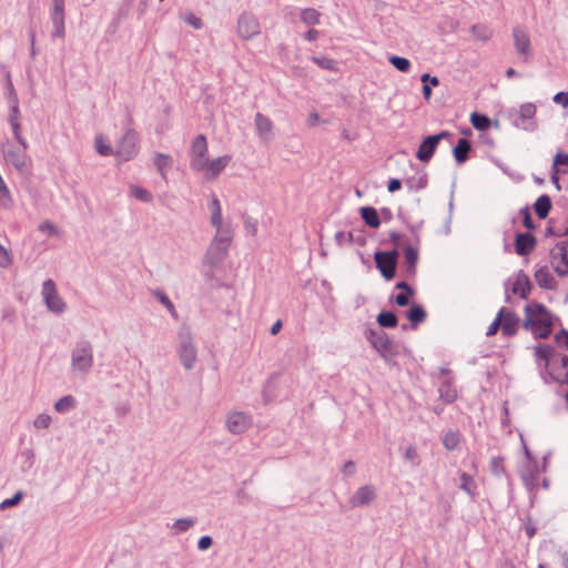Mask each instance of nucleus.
<instances>
[{"instance_id": "nucleus-1", "label": "nucleus", "mask_w": 568, "mask_h": 568, "mask_svg": "<svg viewBox=\"0 0 568 568\" xmlns=\"http://www.w3.org/2000/svg\"><path fill=\"white\" fill-rule=\"evenodd\" d=\"M231 242V231H222L221 233L216 232V235L205 253L204 263L212 268L220 265L227 255Z\"/></svg>"}, {"instance_id": "nucleus-2", "label": "nucleus", "mask_w": 568, "mask_h": 568, "mask_svg": "<svg viewBox=\"0 0 568 568\" xmlns=\"http://www.w3.org/2000/svg\"><path fill=\"white\" fill-rule=\"evenodd\" d=\"M365 337L386 363L398 354L397 346L383 329L366 328Z\"/></svg>"}, {"instance_id": "nucleus-3", "label": "nucleus", "mask_w": 568, "mask_h": 568, "mask_svg": "<svg viewBox=\"0 0 568 568\" xmlns=\"http://www.w3.org/2000/svg\"><path fill=\"white\" fill-rule=\"evenodd\" d=\"M93 366V346L90 341L80 339L71 351L72 371L88 374Z\"/></svg>"}, {"instance_id": "nucleus-4", "label": "nucleus", "mask_w": 568, "mask_h": 568, "mask_svg": "<svg viewBox=\"0 0 568 568\" xmlns=\"http://www.w3.org/2000/svg\"><path fill=\"white\" fill-rule=\"evenodd\" d=\"M525 320L523 327L527 331H535L540 323H548L552 321V315L549 310L541 303L532 302L527 304L524 308Z\"/></svg>"}, {"instance_id": "nucleus-5", "label": "nucleus", "mask_w": 568, "mask_h": 568, "mask_svg": "<svg viewBox=\"0 0 568 568\" xmlns=\"http://www.w3.org/2000/svg\"><path fill=\"white\" fill-rule=\"evenodd\" d=\"M139 152V134L135 130L128 128L115 145V155L122 162L135 158Z\"/></svg>"}, {"instance_id": "nucleus-6", "label": "nucleus", "mask_w": 568, "mask_h": 568, "mask_svg": "<svg viewBox=\"0 0 568 568\" xmlns=\"http://www.w3.org/2000/svg\"><path fill=\"white\" fill-rule=\"evenodd\" d=\"M178 354L183 367L186 371H190L194 367L196 362V347L193 343L191 332L187 328H182L179 332Z\"/></svg>"}, {"instance_id": "nucleus-7", "label": "nucleus", "mask_w": 568, "mask_h": 568, "mask_svg": "<svg viewBox=\"0 0 568 568\" xmlns=\"http://www.w3.org/2000/svg\"><path fill=\"white\" fill-rule=\"evenodd\" d=\"M398 255L399 253L397 248H393L390 251H376L374 254L376 267L386 281H392L396 276Z\"/></svg>"}, {"instance_id": "nucleus-8", "label": "nucleus", "mask_w": 568, "mask_h": 568, "mask_svg": "<svg viewBox=\"0 0 568 568\" xmlns=\"http://www.w3.org/2000/svg\"><path fill=\"white\" fill-rule=\"evenodd\" d=\"M207 140L204 134H199L191 145L190 168L195 172L205 170L207 165Z\"/></svg>"}, {"instance_id": "nucleus-9", "label": "nucleus", "mask_w": 568, "mask_h": 568, "mask_svg": "<svg viewBox=\"0 0 568 568\" xmlns=\"http://www.w3.org/2000/svg\"><path fill=\"white\" fill-rule=\"evenodd\" d=\"M4 159L10 163L21 175H29L31 173L32 160L26 153L23 148L17 149L9 146L3 151Z\"/></svg>"}, {"instance_id": "nucleus-10", "label": "nucleus", "mask_w": 568, "mask_h": 568, "mask_svg": "<svg viewBox=\"0 0 568 568\" xmlns=\"http://www.w3.org/2000/svg\"><path fill=\"white\" fill-rule=\"evenodd\" d=\"M452 136V133L448 131H442L437 134L427 135L420 142L417 151H416V158L424 163H427L432 160L433 155L435 154L438 144L442 140L449 139Z\"/></svg>"}, {"instance_id": "nucleus-11", "label": "nucleus", "mask_w": 568, "mask_h": 568, "mask_svg": "<svg viewBox=\"0 0 568 568\" xmlns=\"http://www.w3.org/2000/svg\"><path fill=\"white\" fill-rule=\"evenodd\" d=\"M42 296L49 311L54 314H62L65 311L67 304L58 294L55 283L51 278L43 282Z\"/></svg>"}, {"instance_id": "nucleus-12", "label": "nucleus", "mask_w": 568, "mask_h": 568, "mask_svg": "<svg viewBox=\"0 0 568 568\" xmlns=\"http://www.w3.org/2000/svg\"><path fill=\"white\" fill-rule=\"evenodd\" d=\"M237 34L243 40H251L261 33L258 20L250 12H242L237 19Z\"/></svg>"}, {"instance_id": "nucleus-13", "label": "nucleus", "mask_w": 568, "mask_h": 568, "mask_svg": "<svg viewBox=\"0 0 568 568\" xmlns=\"http://www.w3.org/2000/svg\"><path fill=\"white\" fill-rule=\"evenodd\" d=\"M550 258L554 263L557 260H560L564 267L559 265L554 266L555 272L559 276L568 275V241H561L556 243V245L550 250Z\"/></svg>"}, {"instance_id": "nucleus-14", "label": "nucleus", "mask_w": 568, "mask_h": 568, "mask_svg": "<svg viewBox=\"0 0 568 568\" xmlns=\"http://www.w3.org/2000/svg\"><path fill=\"white\" fill-rule=\"evenodd\" d=\"M376 499V489L373 485H365L359 487L354 495L349 498V507L368 506Z\"/></svg>"}, {"instance_id": "nucleus-15", "label": "nucleus", "mask_w": 568, "mask_h": 568, "mask_svg": "<svg viewBox=\"0 0 568 568\" xmlns=\"http://www.w3.org/2000/svg\"><path fill=\"white\" fill-rule=\"evenodd\" d=\"M252 424V418L250 415L235 412L227 416L226 427L230 433L234 435L243 434Z\"/></svg>"}, {"instance_id": "nucleus-16", "label": "nucleus", "mask_w": 568, "mask_h": 568, "mask_svg": "<svg viewBox=\"0 0 568 568\" xmlns=\"http://www.w3.org/2000/svg\"><path fill=\"white\" fill-rule=\"evenodd\" d=\"M537 244V239L530 232H519L515 236V252L519 256L530 254Z\"/></svg>"}, {"instance_id": "nucleus-17", "label": "nucleus", "mask_w": 568, "mask_h": 568, "mask_svg": "<svg viewBox=\"0 0 568 568\" xmlns=\"http://www.w3.org/2000/svg\"><path fill=\"white\" fill-rule=\"evenodd\" d=\"M50 20L53 26L51 38H64L65 24H64V8L52 7L50 11Z\"/></svg>"}, {"instance_id": "nucleus-18", "label": "nucleus", "mask_w": 568, "mask_h": 568, "mask_svg": "<svg viewBox=\"0 0 568 568\" xmlns=\"http://www.w3.org/2000/svg\"><path fill=\"white\" fill-rule=\"evenodd\" d=\"M531 282L528 275L523 271H518L516 274L515 282L511 287V292L515 295H519L520 298L527 300L531 290Z\"/></svg>"}, {"instance_id": "nucleus-19", "label": "nucleus", "mask_w": 568, "mask_h": 568, "mask_svg": "<svg viewBox=\"0 0 568 568\" xmlns=\"http://www.w3.org/2000/svg\"><path fill=\"white\" fill-rule=\"evenodd\" d=\"M520 318L515 312L505 307V313L501 315V332L505 336H514L517 334Z\"/></svg>"}, {"instance_id": "nucleus-20", "label": "nucleus", "mask_w": 568, "mask_h": 568, "mask_svg": "<svg viewBox=\"0 0 568 568\" xmlns=\"http://www.w3.org/2000/svg\"><path fill=\"white\" fill-rule=\"evenodd\" d=\"M230 161L231 155L227 154L213 159L212 161L207 160L205 178L207 180L215 179L226 168Z\"/></svg>"}, {"instance_id": "nucleus-21", "label": "nucleus", "mask_w": 568, "mask_h": 568, "mask_svg": "<svg viewBox=\"0 0 568 568\" xmlns=\"http://www.w3.org/2000/svg\"><path fill=\"white\" fill-rule=\"evenodd\" d=\"M471 151V143L465 138L458 139L453 148V156L457 164L462 165L468 161Z\"/></svg>"}, {"instance_id": "nucleus-22", "label": "nucleus", "mask_w": 568, "mask_h": 568, "mask_svg": "<svg viewBox=\"0 0 568 568\" xmlns=\"http://www.w3.org/2000/svg\"><path fill=\"white\" fill-rule=\"evenodd\" d=\"M513 37H514L515 48L520 54L530 53V39H529L527 32L523 28H520V27L514 28Z\"/></svg>"}, {"instance_id": "nucleus-23", "label": "nucleus", "mask_w": 568, "mask_h": 568, "mask_svg": "<svg viewBox=\"0 0 568 568\" xmlns=\"http://www.w3.org/2000/svg\"><path fill=\"white\" fill-rule=\"evenodd\" d=\"M211 214V223L214 227H216V232L221 233L222 231H231L230 227H225L222 225V210L219 199L213 195L210 203Z\"/></svg>"}, {"instance_id": "nucleus-24", "label": "nucleus", "mask_w": 568, "mask_h": 568, "mask_svg": "<svg viewBox=\"0 0 568 568\" xmlns=\"http://www.w3.org/2000/svg\"><path fill=\"white\" fill-rule=\"evenodd\" d=\"M535 280L537 284L545 290H555L557 282L551 275L547 266H541L535 272Z\"/></svg>"}, {"instance_id": "nucleus-25", "label": "nucleus", "mask_w": 568, "mask_h": 568, "mask_svg": "<svg viewBox=\"0 0 568 568\" xmlns=\"http://www.w3.org/2000/svg\"><path fill=\"white\" fill-rule=\"evenodd\" d=\"M406 317L410 323V328L416 329L419 324L425 322L427 313L420 304H413L406 312Z\"/></svg>"}, {"instance_id": "nucleus-26", "label": "nucleus", "mask_w": 568, "mask_h": 568, "mask_svg": "<svg viewBox=\"0 0 568 568\" xmlns=\"http://www.w3.org/2000/svg\"><path fill=\"white\" fill-rule=\"evenodd\" d=\"M255 128L261 139L270 140L273 130V123L261 112L255 114Z\"/></svg>"}, {"instance_id": "nucleus-27", "label": "nucleus", "mask_w": 568, "mask_h": 568, "mask_svg": "<svg viewBox=\"0 0 568 568\" xmlns=\"http://www.w3.org/2000/svg\"><path fill=\"white\" fill-rule=\"evenodd\" d=\"M532 207H534L536 215L540 220L546 219L552 207V202H551L550 196L548 194H541L540 196L537 197Z\"/></svg>"}, {"instance_id": "nucleus-28", "label": "nucleus", "mask_w": 568, "mask_h": 568, "mask_svg": "<svg viewBox=\"0 0 568 568\" xmlns=\"http://www.w3.org/2000/svg\"><path fill=\"white\" fill-rule=\"evenodd\" d=\"M428 183V175L426 171L422 170L416 175L409 176L405 180V184L409 191L418 192L424 190Z\"/></svg>"}, {"instance_id": "nucleus-29", "label": "nucleus", "mask_w": 568, "mask_h": 568, "mask_svg": "<svg viewBox=\"0 0 568 568\" xmlns=\"http://www.w3.org/2000/svg\"><path fill=\"white\" fill-rule=\"evenodd\" d=\"M359 214L364 223L372 227V229H378L381 225V219L378 215V212L373 206H362L359 209Z\"/></svg>"}, {"instance_id": "nucleus-30", "label": "nucleus", "mask_w": 568, "mask_h": 568, "mask_svg": "<svg viewBox=\"0 0 568 568\" xmlns=\"http://www.w3.org/2000/svg\"><path fill=\"white\" fill-rule=\"evenodd\" d=\"M404 262L407 268V273L410 275H415L416 265L418 262V251L412 245H407L404 248Z\"/></svg>"}, {"instance_id": "nucleus-31", "label": "nucleus", "mask_w": 568, "mask_h": 568, "mask_svg": "<svg viewBox=\"0 0 568 568\" xmlns=\"http://www.w3.org/2000/svg\"><path fill=\"white\" fill-rule=\"evenodd\" d=\"M381 328H395L398 325V318L392 311H382L376 317Z\"/></svg>"}, {"instance_id": "nucleus-32", "label": "nucleus", "mask_w": 568, "mask_h": 568, "mask_svg": "<svg viewBox=\"0 0 568 568\" xmlns=\"http://www.w3.org/2000/svg\"><path fill=\"white\" fill-rule=\"evenodd\" d=\"M557 355L554 347L549 345L538 344L535 347V356L537 359L545 362V368H548L550 365V359Z\"/></svg>"}, {"instance_id": "nucleus-33", "label": "nucleus", "mask_w": 568, "mask_h": 568, "mask_svg": "<svg viewBox=\"0 0 568 568\" xmlns=\"http://www.w3.org/2000/svg\"><path fill=\"white\" fill-rule=\"evenodd\" d=\"M75 398L72 395L61 397L54 404V409L60 414H65L75 407Z\"/></svg>"}, {"instance_id": "nucleus-34", "label": "nucleus", "mask_w": 568, "mask_h": 568, "mask_svg": "<svg viewBox=\"0 0 568 568\" xmlns=\"http://www.w3.org/2000/svg\"><path fill=\"white\" fill-rule=\"evenodd\" d=\"M460 434L458 430L449 429L443 437V445L447 450H455L459 446Z\"/></svg>"}, {"instance_id": "nucleus-35", "label": "nucleus", "mask_w": 568, "mask_h": 568, "mask_svg": "<svg viewBox=\"0 0 568 568\" xmlns=\"http://www.w3.org/2000/svg\"><path fill=\"white\" fill-rule=\"evenodd\" d=\"M172 158L169 154L164 153H155L154 156V165L162 178H165V170L171 166L172 164Z\"/></svg>"}, {"instance_id": "nucleus-36", "label": "nucleus", "mask_w": 568, "mask_h": 568, "mask_svg": "<svg viewBox=\"0 0 568 568\" xmlns=\"http://www.w3.org/2000/svg\"><path fill=\"white\" fill-rule=\"evenodd\" d=\"M470 123L476 130L485 131L490 126V119L486 114L473 112Z\"/></svg>"}, {"instance_id": "nucleus-37", "label": "nucleus", "mask_w": 568, "mask_h": 568, "mask_svg": "<svg viewBox=\"0 0 568 568\" xmlns=\"http://www.w3.org/2000/svg\"><path fill=\"white\" fill-rule=\"evenodd\" d=\"M196 523V518H180L175 520L171 527L173 535L187 531Z\"/></svg>"}, {"instance_id": "nucleus-38", "label": "nucleus", "mask_w": 568, "mask_h": 568, "mask_svg": "<svg viewBox=\"0 0 568 568\" xmlns=\"http://www.w3.org/2000/svg\"><path fill=\"white\" fill-rule=\"evenodd\" d=\"M552 171L555 173L561 172L562 174L568 173V154L558 152L554 158Z\"/></svg>"}, {"instance_id": "nucleus-39", "label": "nucleus", "mask_w": 568, "mask_h": 568, "mask_svg": "<svg viewBox=\"0 0 568 568\" xmlns=\"http://www.w3.org/2000/svg\"><path fill=\"white\" fill-rule=\"evenodd\" d=\"M6 99L8 101V104H16L19 103V98L16 92V89L13 87L10 72H6V91H4Z\"/></svg>"}, {"instance_id": "nucleus-40", "label": "nucleus", "mask_w": 568, "mask_h": 568, "mask_svg": "<svg viewBox=\"0 0 568 568\" xmlns=\"http://www.w3.org/2000/svg\"><path fill=\"white\" fill-rule=\"evenodd\" d=\"M321 13L313 8H306L301 12V20L311 26H315L320 23Z\"/></svg>"}, {"instance_id": "nucleus-41", "label": "nucleus", "mask_w": 568, "mask_h": 568, "mask_svg": "<svg viewBox=\"0 0 568 568\" xmlns=\"http://www.w3.org/2000/svg\"><path fill=\"white\" fill-rule=\"evenodd\" d=\"M389 63L400 72H408L412 63L407 58L399 55H390L388 58Z\"/></svg>"}, {"instance_id": "nucleus-42", "label": "nucleus", "mask_w": 568, "mask_h": 568, "mask_svg": "<svg viewBox=\"0 0 568 568\" xmlns=\"http://www.w3.org/2000/svg\"><path fill=\"white\" fill-rule=\"evenodd\" d=\"M158 301L169 311V313L174 317L178 318V313L174 307V304L171 302L169 296L163 291H155L154 293Z\"/></svg>"}, {"instance_id": "nucleus-43", "label": "nucleus", "mask_w": 568, "mask_h": 568, "mask_svg": "<svg viewBox=\"0 0 568 568\" xmlns=\"http://www.w3.org/2000/svg\"><path fill=\"white\" fill-rule=\"evenodd\" d=\"M131 194L139 201L143 203H150L153 200V196L150 191L144 187L134 185L131 186Z\"/></svg>"}, {"instance_id": "nucleus-44", "label": "nucleus", "mask_w": 568, "mask_h": 568, "mask_svg": "<svg viewBox=\"0 0 568 568\" xmlns=\"http://www.w3.org/2000/svg\"><path fill=\"white\" fill-rule=\"evenodd\" d=\"M560 365L562 368L567 369L564 377L560 378L550 372H548V377L558 384L568 385V355L564 354L560 356Z\"/></svg>"}, {"instance_id": "nucleus-45", "label": "nucleus", "mask_w": 568, "mask_h": 568, "mask_svg": "<svg viewBox=\"0 0 568 568\" xmlns=\"http://www.w3.org/2000/svg\"><path fill=\"white\" fill-rule=\"evenodd\" d=\"M536 105L534 103H524L519 108V119L523 121L532 120L536 115Z\"/></svg>"}, {"instance_id": "nucleus-46", "label": "nucleus", "mask_w": 568, "mask_h": 568, "mask_svg": "<svg viewBox=\"0 0 568 568\" xmlns=\"http://www.w3.org/2000/svg\"><path fill=\"white\" fill-rule=\"evenodd\" d=\"M95 149L97 152L103 156H109L113 154V149L102 135L95 138Z\"/></svg>"}, {"instance_id": "nucleus-47", "label": "nucleus", "mask_w": 568, "mask_h": 568, "mask_svg": "<svg viewBox=\"0 0 568 568\" xmlns=\"http://www.w3.org/2000/svg\"><path fill=\"white\" fill-rule=\"evenodd\" d=\"M314 63H316L320 68L329 70V71H336L337 70V62L331 58L327 57H314L313 58Z\"/></svg>"}, {"instance_id": "nucleus-48", "label": "nucleus", "mask_w": 568, "mask_h": 568, "mask_svg": "<svg viewBox=\"0 0 568 568\" xmlns=\"http://www.w3.org/2000/svg\"><path fill=\"white\" fill-rule=\"evenodd\" d=\"M541 325L540 326H537V329L535 331H531L534 333V336L536 338H548L550 335H551V332H552V321L548 322V323H540Z\"/></svg>"}, {"instance_id": "nucleus-49", "label": "nucleus", "mask_w": 568, "mask_h": 568, "mask_svg": "<svg viewBox=\"0 0 568 568\" xmlns=\"http://www.w3.org/2000/svg\"><path fill=\"white\" fill-rule=\"evenodd\" d=\"M9 123H10V126H11V130H12L14 139L17 140V142L20 144L21 148L27 150L28 149V142H27V140L21 134L20 122L19 121H14V122H9Z\"/></svg>"}, {"instance_id": "nucleus-50", "label": "nucleus", "mask_w": 568, "mask_h": 568, "mask_svg": "<svg viewBox=\"0 0 568 568\" xmlns=\"http://www.w3.org/2000/svg\"><path fill=\"white\" fill-rule=\"evenodd\" d=\"M489 468L495 476L505 475L506 470L504 467V458L500 456L493 457L490 460Z\"/></svg>"}, {"instance_id": "nucleus-51", "label": "nucleus", "mask_w": 568, "mask_h": 568, "mask_svg": "<svg viewBox=\"0 0 568 568\" xmlns=\"http://www.w3.org/2000/svg\"><path fill=\"white\" fill-rule=\"evenodd\" d=\"M519 214L523 217V225L528 231H534L536 229V224H535V222L532 220V216H531V213H530V209L528 206H525V207L520 209Z\"/></svg>"}, {"instance_id": "nucleus-52", "label": "nucleus", "mask_w": 568, "mask_h": 568, "mask_svg": "<svg viewBox=\"0 0 568 568\" xmlns=\"http://www.w3.org/2000/svg\"><path fill=\"white\" fill-rule=\"evenodd\" d=\"M23 498V491L18 490L11 498H7L0 503V510H4L17 506Z\"/></svg>"}, {"instance_id": "nucleus-53", "label": "nucleus", "mask_w": 568, "mask_h": 568, "mask_svg": "<svg viewBox=\"0 0 568 568\" xmlns=\"http://www.w3.org/2000/svg\"><path fill=\"white\" fill-rule=\"evenodd\" d=\"M505 313V307H501L498 313H497V316L496 318L490 323V325L488 326V329L486 332V335L487 336H493L495 335L499 327H500V324H501V315Z\"/></svg>"}, {"instance_id": "nucleus-54", "label": "nucleus", "mask_w": 568, "mask_h": 568, "mask_svg": "<svg viewBox=\"0 0 568 568\" xmlns=\"http://www.w3.org/2000/svg\"><path fill=\"white\" fill-rule=\"evenodd\" d=\"M404 457L408 460L413 466H418L420 464V458L417 453V449L414 446H408L405 450Z\"/></svg>"}, {"instance_id": "nucleus-55", "label": "nucleus", "mask_w": 568, "mask_h": 568, "mask_svg": "<svg viewBox=\"0 0 568 568\" xmlns=\"http://www.w3.org/2000/svg\"><path fill=\"white\" fill-rule=\"evenodd\" d=\"M51 422H52V418H51L50 415H48V414H40L33 420V426L36 428H43V429H45V428L50 427Z\"/></svg>"}, {"instance_id": "nucleus-56", "label": "nucleus", "mask_w": 568, "mask_h": 568, "mask_svg": "<svg viewBox=\"0 0 568 568\" xmlns=\"http://www.w3.org/2000/svg\"><path fill=\"white\" fill-rule=\"evenodd\" d=\"M11 264V253L2 244H0V267L8 268Z\"/></svg>"}, {"instance_id": "nucleus-57", "label": "nucleus", "mask_w": 568, "mask_h": 568, "mask_svg": "<svg viewBox=\"0 0 568 568\" xmlns=\"http://www.w3.org/2000/svg\"><path fill=\"white\" fill-rule=\"evenodd\" d=\"M556 344L560 347H564L568 351V329L561 328L559 329L554 337Z\"/></svg>"}, {"instance_id": "nucleus-58", "label": "nucleus", "mask_w": 568, "mask_h": 568, "mask_svg": "<svg viewBox=\"0 0 568 568\" xmlns=\"http://www.w3.org/2000/svg\"><path fill=\"white\" fill-rule=\"evenodd\" d=\"M474 484V479L470 475H468L467 473H462L460 475V489H463L464 491H466L468 495L470 496H474L471 489H470V485Z\"/></svg>"}, {"instance_id": "nucleus-59", "label": "nucleus", "mask_w": 568, "mask_h": 568, "mask_svg": "<svg viewBox=\"0 0 568 568\" xmlns=\"http://www.w3.org/2000/svg\"><path fill=\"white\" fill-rule=\"evenodd\" d=\"M182 19L194 29H201L203 27L202 19L196 17L194 13L189 12L184 14Z\"/></svg>"}, {"instance_id": "nucleus-60", "label": "nucleus", "mask_w": 568, "mask_h": 568, "mask_svg": "<svg viewBox=\"0 0 568 568\" xmlns=\"http://www.w3.org/2000/svg\"><path fill=\"white\" fill-rule=\"evenodd\" d=\"M473 33L480 40H487L490 38V31L485 26H473Z\"/></svg>"}, {"instance_id": "nucleus-61", "label": "nucleus", "mask_w": 568, "mask_h": 568, "mask_svg": "<svg viewBox=\"0 0 568 568\" xmlns=\"http://www.w3.org/2000/svg\"><path fill=\"white\" fill-rule=\"evenodd\" d=\"M38 230L40 232H42V233H48L49 235H57L58 234V229L50 221L42 222L39 225Z\"/></svg>"}, {"instance_id": "nucleus-62", "label": "nucleus", "mask_w": 568, "mask_h": 568, "mask_svg": "<svg viewBox=\"0 0 568 568\" xmlns=\"http://www.w3.org/2000/svg\"><path fill=\"white\" fill-rule=\"evenodd\" d=\"M552 101L556 104H560L564 108H567L568 106V91H560V92L556 93L552 98Z\"/></svg>"}, {"instance_id": "nucleus-63", "label": "nucleus", "mask_w": 568, "mask_h": 568, "mask_svg": "<svg viewBox=\"0 0 568 568\" xmlns=\"http://www.w3.org/2000/svg\"><path fill=\"white\" fill-rule=\"evenodd\" d=\"M19 116H20V108H19V103H16V104H9V115H8V121H9V122L19 121Z\"/></svg>"}, {"instance_id": "nucleus-64", "label": "nucleus", "mask_w": 568, "mask_h": 568, "mask_svg": "<svg viewBox=\"0 0 568 568\" xmlns=\"http://www.w3.org/2000/svg\"><path fill=\"white\" fill-rule=\"evenodd\" d=\"M212 544H213V539H212V537H211V536L205 535V536H202V537L199 539V541H197V548H199V550L204 551V550H207V549L212 546Z\"/></svg>"}]
</instances>
